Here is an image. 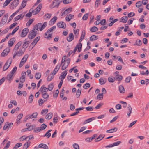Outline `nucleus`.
<instances>
[{
    "label": "nucleus",
    "mask_w": 149,
    "mask_h": 149,
    "mask_svg": "<svg viewBox=\"0 0 149 149\" xmlns=\"http://www.w3.org/2000/svg\"><path fill=\"white\" fill-rule=\"evenodd\" d=\"M47 24L46 22H44L42 25L41 23H39L35 26L34 28L37 31L38 29H40V31H42L46 26Z\"/></svg>",
    "instance_id": "nucleus-1"
},
{
    "label": "nucleus",
    "mask_w": 149,
    "mask_h": 149,
    "mask_svg": "<svg viewBox=\"0 0 149 149\" xmlns=\"http://www.w3.org/2000/svg\"><path fill=\"white\" fill-rule=\"evenodd\" d=\"M37 31L34 28L33 29L30 31L29 32L28 38L30 39H31L35 37L37 34Z\"/></svg>",
    "instance_id": "nucleus-2"
},
{
    "label": "nucleus",
    "mask_w": 149,
    "mask_h": 149,
    "mask_svg": "<svg viewBox=\"0 0 149 149\" xmlns=\"http://www.w3.org/2000/svg\"><path fill=\"white\" fill-rule=\"evenodd\" d=\"M12 61V59L10 58L7 61L3 66V70L4 71L6 70L10 66Z\"/></svg>",
    "instance_id": "nucleus-3"
},
{
    "label": "nucleus",
    "mask_w": 149,
    "mask_h": 149,
    "mask_svg": "<svg viewBox=\"0 0 149 149\" xmlns=\"http://www.w3.org/2000/svg\"><path fill=\"white\" fill-rule=\"evenodd\" d=\"M8 17V14L6 13L4 15L3 17L2 18L1 20L0 23V25L1 26H2L4 24L7 20Z\"/></svg>",
    "instance_id": "nucleus-4"
},
{
    "label": "nucleus",
    "mask_w": 149,
    "mask_h": 149,
    "mask_svg": "<svg viewBox=\"0 0 149 149\" xmlns=\"http://www.w3.org/2000/svg\"><path fill=\"white\" fill-rule=\"evenodd\" d=\"M59 4V2L57 0H54L52 3L50 5V7L51 8H53L55 7L58 8Z\"/></svg>",
    "instance_id": "nucleus-5"
},
{
    "label": "nucleus",
    "mask_w": 149,
    "mask_h": 149,
    "mask_svg": "<svg viewBox=\"0 0 149 149\" xmlns=\"http://www.w3.org/2000/svg\"><path fill=\"white\" fill-rule=\"evenodd\" d=\"M19 3V0H14L10 5V8L13 9L16 7Z\"/></svg>",
    "instance_id": "nucleus-6"
},
{
    "label": "nucleus",
    "mask_w": 149,
    "mask_h": 149,
    "mask_svg": "<svg viewBox=\"0 0 149 149\" xmlns=\"http://www.w3.org/2000/svg\"><path fill=\"white\" fill-rule=\"evenodd\" d=\"M29 30L28 28L24 29L22 31L20 36L22 37H25L29 32Z\"/></svg>",
    "instance_id": "nucleus-7"
},
{
    "label": "nucleus",
    "mask_w": 149,
    "mask_h": 149,
    "mask_svg": "<svg viewBox=\"0 0 149 149\" xmlns=\"http://www.w3.org/2000/svg\"><path fill=\"white\" fill-rule=\"evenodd\" d=\"M40 38V36L37 37L34 39V40L32 42L31 45L29 47H30L31 46H32L31 49L33 48L34 46L37 43V42L38 41Z\"/></svg>",
    "instance_id": "nucleus-8"
},
{
    "label": "nucleus",
    "mask_w": 149,
    "mask_h": 149,
    "mask_svg": "<svg viewBox=\"0 0 149 149\" xmlns=\"http://www.w3.org/2000/svg\"><path fill=\"white\" fill-rule=\"evenodd\" d=\"M42 8L41 4H39L33 11V14L35 15L38 13L40 11Z\"/></svg>",
    "instance_id": "nucleus-9"
},
{
    "label": "nucleus",
    "mask_w": 149,
    "mask_h": 149,
    "mask_svg": "<svg viewBox=\"0 0 149 149\" xmlns=\"http://www.w3.org/2000/svg\"><path fill=\"white\" fill-rule=\"evenodd\" d=\"M58 27L60 28L65 29L66 27V24L62 22H59L57 24Z\"/></svg>",
    "instance_id": "nucleus-10"
},
{
    "label": "nucleus",
    "mask_w": 149,
    "mask_h": 149,
    "mask_svg": "<svg viewBox=\"0 0 149 149\" xmlns=\"http://www.w3.org/2000/svg\"><path fill=\"white\" fill-rule=\"evenodd\" d=\"M21 74L22 76L20 78V81L22 83L23 82H24L25 80V76L26 74V72H22V73Z\"/></svg>",
    "instance_id": "nucleus-11"
},
{
    "label": "nucleus",
    "mask_w": 149,
    "mask_h": 149,
    "mask_svg": "<svg viewBox=\"0 0 149 149\" xmlns=\"http://www.w3.org/2000/svg\"><path fill=\"white\" fill-rule=\"evenodd\" d=\"M10 49L9 48H6L5 49L1 54V56L4 57L6 56L8 53L10 52Z\"/></svg>",
    "instance_id": "nucleus-12"
},
{
    "label": "nucleus",
    "mask_w": 149,
    "mask_h": 149,
    "mask_svg": "<svg viewBox=\"0 0 149 149\" xmlns=\"http://www.w3.org/2000/svg\"><path fill=\"white\" fill-rule=\"evenodd\" d=\"M96 118L95 117H93L90 118H89L88 119H87L85 120L83 123V125H84L88 123L91 121H92L93 120H95Z\"/></svg>",
    "instance_id": "nucleus-13"
},
{
    "label": "nucleus",
    "mask_w": 149,
    "mask_h": 149,
    "mask_svg": "<svg viewBox=\"0 0 149 149\" xmlns=\"http://www.w3.org/2000/svg\"><path fill=\"white\" fill-rule=\"evenodd\" d=\"M74 36L72 33H70L68 36L67 38V40L68 41L70 42L74 39Z\"/></svg>",
    "instance_id": "nucleus-14"
},
{
    "label": "nucleus",
    "mask_w": 149,
    "mask_h": 149,
    "mask_svg": "<svg viewBox=\"0 0 149 149\" xmlns=\"http://www.w3.org/2000/svg\"><path fill=\"white\" fill-rule=\"evenodd\" d=\"M13 124V123H9L8 122H7L5 123L3 127V130H5L7 128H9L11 127Z\"/></svg>",
    "instance_id": "nucleus-15"
},
{
    "label": "nucleus",
    "mask_w": 149,
    "mask_h": 149,
    "mask_svg": "<svg viewBox=\"0 0 149 149\" xmlns=\"http://www.w3.org/2000/svg\"><path fill=\"white\" fill-rule=\"evenodd\" d=\"M25 51V49L24 50H23L22 48H20L19 50L17 52H16V53L17 55L19 57L21 56L23 54Z\"/></svg>",
    "instance_id": "nucleus-16"
},
{
    "label": "nucleus",
    "mask_w": 149,
    "mask_h": 149,
    "mask_svg": "<svg viewBox=\"0 0 149 149\" xmlns=\"http://www.w3.org/2000/svg\"><path fill=\"white\" fill-rule=\"evenodd\" d=\"M66 72L67 71H65L61 73L59 77V78L60 79H62L63 80V79L65 78L67 74Z\"/></svg>",
    "instance_id": "nucleus-17"
},
{
    "label": "nucleus",
    "mask_w": 149,
    "mask_h": 149,
    "mask_svg": "<svg viewBox=\"0 0 149 149\" xmlns=\"http://www.w3.org/2000/svg\"><path fill=\"white\" fill-rule=\"evenodd\" d=\"M72 8L71 7H70L68 9L65 10V11L62 13V15H61L62 16L64 15L65 14H67L68 13H70L72 11Z\"/></svg>",
    "instance_id": "nucleus-18"
},
{
    "label": "nucleus",
    "mask_w": 149,
    "mask_h": 149,
    "mask_svg": "<svg viewBox=\"0 0 149 149\" xmlns=\"http://www.w3.org/2000/svg\"><path fill=\"white\" fill-rule=\"evenodd\" d=\"M15 38H13L10 39L8 41V46L9 47L12 46L15 41Z\"/></svg>",
    "instance_id": "nucleus-19"
},
{
    "label": "nucleus",
    "mask_w": 149,
    "mask_h": 149,
    "mask_svg": "<svg viewBox=\"0 0 149 149\" xmlns=\"http://www.w3.org/2000/svg\"><path fill=\"white\" fill-rule=\"evenodd\" d=\"M40 92L41 93H46L48 91L47 88L44 86H42L40 89Z\"/></svg>",
    "instance_id": "nucleus-20"
},
{
    "label": "nucleus",
    "mask_w": 149,
    "mask_h": 149,
    "mask_svg": "<svg viewBox=\"0 0 149 149\" xmlns=\"http://www.w3.org/2000/svg\"><path fill=\"white\" fill-rule=\"evenodd\" d=\"M57 18L56 16H54L49 22V24L50 25H53L56 22Z\"/></svg>",
    "instance_id": "nucleus-21"
},
{
    "label": "nucleus",
    "mask_w": 149,
    "mask_h": 149,
    "mask_svg": "<svg viewBox=\"0 0 149 149\" xmlns=\"http://www.w3.org/2000/svg\"><path fill=\"white\" fill-rule=\"evenodd\" d=\"M117 128L114 127L112 129H109L106 131L107 133H112L116 132L117 130Z\"/></svg>",
    "instance_id": "nucleus-22"
},
{
    "label": "nucleus",
    "mask_w": 149,
    "mask_h": 149,
    "mask_svg": "<svg viewBox=\"0 0 149 149\" xmlns=\"http://www.w3.org/2000/svg\"><path fill=\"white\" fill-rule=\"evenodd\" d=\"M38 148H42L44 149H48V147L45 144L43 143H41L39 144L38 146Z\"/></svg>",
    "instance_id": "nucleus-23"
},
{
    "label": "nucleus",
    "mask_w": 149,
    "mask_h": 149,
    "mask_svg": "<svg viewBox=\"0 0 149 149\" xmlns=\"http://www.w3.org/2000/svg\"><path fill=\"white\" fill-rule=\"evenodd\" d=\"M52 14L47 13L43 16V19L45 20H48L50 18Z\"/></svg>",
    "instance_id": "nucleus-24"
},
{
    "label": "nucleus",
    "mask_w": 149,
    "mask_h": 149,
    "mask_svg": "<svg viewBox=\"0 0 149 149\" xmlns=\"http://www.w3.org/2000/svg\"><path fill=\"white\" fill-rule=\"evenodd\" d=\"M127 19L128 18L127 16H123L121 18L120 22L125 23L126 22Z\"/></svg>",
    "instance_id": "nucleus-25"
},
{
    "label": "nucleus",
    "mask_w": 149,
    "mask_h": 149,
    "mask_svg": "<svg viewBox=\"0 0 149 149\" xmlns=\"http://www.w3.org/2000/svg\"><path fill=\"white\" fill-rule=\"evenodd\" d=\"M22 44V42L21 41H19L18 42L15 46V47L14 48V50H17L19 49V47Z\"/></svg>",
    "instance_id": "nucleus-26"
},
{
    "label": "nucleus",
    "mask_w": 149,
    "mask_h": 149,
    "mask_svg": "<svg viewBox=\"0 0 149 149\" xmlns=\"http://www.w3.org/2000/svg\"><path fill=\"white\" fill-rule=\"evenodd\" d=\"M82 46V44L81 43H78L76 46V47H77V49H78L77 51L78 52H80L81 50V48Z\"/></svg>",
    "instance_id": "nucleus-27"
},
{
    "label": "nucleus",
    "mask_w": 149,
    "mask_h": 149,
    "mask_svg": "<svg viewBox=\"0 0 149 149\" xmlns=\"http://www.w3.org/2000/svg\"><path fill=\"white\" fill-rule=\"evenodd\" d=\"M27 1V0H23L20 6L21 8H24L26 6V3Z\"/></svg>",
    "instance_id": "nucleus-28"
},
{
    "label": "nucleus",
    "mask_w": 149,
    "mask_h": 149,
    "mask_svg": "<svg viewBox=\"0 0 149 149\" xmlns=\"http://www.w3.org/2000/svg\"><path fill=\"white\" fill-rule=\"evenodd\" d=\"M107 81V80L106 79H103V78H101L99 79V82L100 84L101 85H103Z\"/></svg>",
    "instance_id": "nucleus-29"
},
{
    "label": "nucleus",
    "mask_w": 149,
    "mask_h": 149,
    "mask_svg": "<svg viewBox=\"0 0 149 149\" xmlns=\"http://www.w3.org/2000/svg\"><path fill=\"white\" fill-rule=\"evenodd\" d=\"M53 116V113H49L47 114L45 116V118L47 119H50Z\"/></svg>",
    "instance_id": "nucleus-30"
},
{
    "label": "nucleus",
    "mask_w": 149,
    "mask_h": 149,
    "mask_svg": "<svg viewBox=\"0 0 149 149\" xmlns=\"http://www.w3.org/2000/svg\"><path fill=\"white\" fill-rule=\"evenodd\" d=\"M120 92L121 93H124L125 92V90L123 86L122 85H120L119 87Z\"/></svg>",
    "instance_id": "nucleus-31"
},
{
    "label": "nucleus",
    "mask_w": 149,
    "mask_h": 149,
    "mask_svg": "<svg viewBox=\"0 0 149 149\" xmlns=\"http://www.w3.org/2000/svg\"><path fill=\"white\" fill-rule=\"evenodd\" d=\"M122 76L120 75L116 74L115 78V79L118 81H121L122 79Z\"/></svg>",
    "instance_id": "nucleus-32"
},
{
    "label": "nucleus",
    "mask_w": 149,
    "mask_h": 149,
    "mask_svg": "<svg viewBox=\"0 0 149 149\" xmlns=\"http://www.w3.org/2000/svg\"><path fill=\"white\" fill-rule=\"evenodd\" d=\"M74 15H72L71 14H70L68 15H67L65 18L66 20L67 21H70L71 19L72 18V17H73Z\"/></svg>",
    "instance_id": "nucleus-33"
},
{
    "label": "nucleus",
    "mask_w": 149,
    "mask_h": 149,
    "mask_svg": "<svg viewBox=\"0 0 149 149\" xmlns=\"http://www.w3.org/2000/svg\"><path fill=\"white\" fill-rule=\"evenodd\" d=\"M127 108L129 110V113H127V115L128 117H129L130 116V114L132 113V109L131 107V106L130 104H129L128 105Z\"/></svg>",
    "instance_id": "nucleus-34"
},
{
    "label": "nucleus",
    "mask_w": 149,
    "mask_h": 149,
    "mask_svg": "<svg viewBox=\"0 0 149 149\" xmlns=\"http://www.w3.org/2000/svg\"><path fill=\"white\" fill-rule=\"evenodd\" d=\"M97 36L93 35L90 38V40L91 41L95 40L98 38Z\"/></svg>",
    "instance_id": "nucleus-35"
},
{
    "label": "nucleus",
    "mask_w": 149,
    "mask_h": 149,
    "mask_svg": "<svg viewBox=\"0 0 149 149\" xmlns=\"http://www.w3.org/2000/svg\"><path fill=\"white\" fill-rule=\"evenodd\" d=\"M54 75H53V73H51L50 75H49L47 78V81H51L53 78Z\"/></svg>",
    "instance_id": "nucleus-36"
},
{
    "label": "nucleus",
    "mask_w": 149,
    "mask_h": 149,
    "mask_svg": "<svg viewBox=\"0 0 149 149\" xmlns=\"http://www.w3.org/2000/svg\"><path fill=\"white\" fill-rule=\"evenodd\" d=\"M56 26H53V27H51V28L49 29L47 31V32L46 33H47L49 34L50 32H52L54 30H55L56 29Z\"/></svg>",
    "instance_id": "nucleus-37"
},
{
    "label": "nucleus",
    "mask_w": 149,
    "mask_h": 149,
    "mask_svg": "<svg viewBox=\"0 0 149 149\" xmlns=\"http://www.w3.org/2000/svg\"><path fill=\"white\" fill-rule=\"evenodd\" d=\"M33 116H32V114L31 115H27L25 117V119L24 120V121L26 122V121L27 120L29 119H32L33 118Z\"/></svg>",
    "instance_id": "nucleus-38"
},
{
    "label": "nucleus",
    "mask_w": 149,
    "mask_h": 149,
    "mask_svg": "<svg viewBox=\"0 0 149 149\" xmlns=\"http://www.w3.org/2000/svg\"><path fill=\"white\" fill-rule=\"evenodd\" d=\"M45 38L47 39H50L52 37V34H48L47 33H45L44 36Z\"/></svg>",
    "instance_id": "nucleus-39"
},
{
    "label": "nucleus",
    "mask_w": 149,
    "mask_h": 149,
    "mask_svg": "<svg viewBox=\"0 0 149 149\" xmlns=\"http://www.w3.org/2000/svg\"><path fill=\"white\" fill-rule=\"evenodd\" d=\"M54 87V85L53 83H51L49 84L48 86V90L49 91H52Z\"/></svg>",
    "instance_id": "nucleus-40"
},
{
    "label": "nucleus",
    "mask_w": 149,
    "mask_h": 149,
    "mask_svg": "<svg viewBox=\"0 0 149 149\" xmlns=\"http://www.w3.org/2000/svg\"><path fill=\"white\" fill-rule=\"evenodd\" d=\"M29 42L26 41L24 42L22 48L24 49L26 48L28 46Z\"/></svg>",
    "instance_id": "nucleus-41"
},
{
    "label": "nucleus",
    "mask_w": 149,
    "mask_h": 149,
    "mask_svg": "<svg viewBox=\"0 0 149 149\" xmlns=\"http://www.w3.org/2000/svg\"><path fill=\"white\" fill-rule=\"evenodd\" d=\"M142 44V42L141 41L139 40V39H137L136 40L135 44H134V45H136L138 46H140Z\"/></svg>",
    "instance_id": "nucleus-42"
},
{
    "label": "nucleus",
    "mask_w": 149,
    "mask_h": 149,
    "mask_svg": "<svg viewBox=\"0 0 149 149\" xmlns=\"http://www.w3.org/2000/svg\"><path fill=\"white\" fill-rule=\"evenodd\" d=\"M23 116V115L22 113H20L18 115L17 119V122L18 123L19 122V121L20 119L22 118Z\"/></svg>",
    "instance_id": "nucleus-43"
},
{
    "label": "nucleus",
    "mask_w": 149,
    "mask_h": 149,
    "mask_svg": "<svg viewBox=\"0 0 149 149\" xmlns=\"http://www.w3.org/2000/svg\"><path fill=\"white\" fill-rule=\"evenodd\" d=\"M31 143L30 142H27L24 145V146L23 148V149H26L29 146L30 144Z\"/></svg>",
    "instance_id": "nucleus-44"
},
{
    "label": "nucleus",
    "mask_w": 149,
    "mask_h": 149,
    "mask_svg": "<svg viewBox=\"0 0 149 149\" xmlns=\"http://www.w3.org/2000/svg\"><path fill=\"white\" fill-rule=\"evenodd\" d=\"M90 31L92 32H95L98 30V28L96 26H93L91 28Z\"/></svg>",
    "instance_id": "nucleus-45"
},
{
    "label": "nucleus",
    "mask_w": 149,
    "mask_h": 149,
    "mask_svg": "<svg viewBox=\"0 0 149 149\" xmlns=\"http://www.w3.org/2000/svg\"><path fill=\"white\" fill-rule=\"evenodd\" d=\"M22 14H21L15 17L14 19L15 21H16L19 20L21 18H22L23 16L22 17Z\"/></svg>",
    "instance_id": "nucleus-46"
},
{
    "label": "nucleus",
    "mask_w": 149,
    "mask_h": 149,
    "mask_svg": "<svg viewBox=\"0 0 149 149\" xmlns=\"http://www.w3.org/2000/svg\"><path fill=\"white\" fill-rule=\"evenodd\" d=\"M90 86V85L89 83H87L86 84L84 85L83 87L84 89H87Z\"/></svg>",
    "instance_id": "nucleus-47"
},
{
    "label": "nucleus",
    "mask_w": 149,
    "mask_h": 149,
    "mask_svg": "<svg viewBox=\"0 0 149 149\" xmlns=\"http://www.w3.org/2000/svg\"><path fill=\"white\" fill-rule=\"evenodd\" d=\"M12 0H6L3 4V7H5V6H7L10 3V1Z\"/></svg>",
    "instance_id": "nucleus-48"
},
{
    "label": "nucleus",
    "mask_w": 149,
    "mask_h": 149,
    "mask_svg": "<svg viewBox=\"0 0 149 149\" xmlns=\"http://www.w3.org/2000/svg\"><path fill=\"white\" fill-rule=\"evenodd\" d=\"M13 74H11V73H10L9 74H8L7 75V77H6V79L8 80L9 81H11V78L13 76Z\"/></svg>",
    "instance_id": "nucleus-49"
},
{
    "label": "nucleus",
    "mask_w": 149,
    "mask_h": 149,
    "mask_svg": "<svg viewBox=\"0 0 149 149\" xmlns=\"http://www.w3.org/2000/svg\"><path fill=\"white\" fill-rule=\"evenodd\" d=\"M41 77V74L39 72H38L36 74L35 77L37 79H40Z\"/></svg>",
    "instance_id": "nucleus-50"
},
{
    "label": "nucleus",
    "mask_w": 149,
    "mask_h": 149,
    "mask_svg": "<svg viewBox=\"0 0 149 149\" xmlns=\"http://www.w3.org/2000/svg\"><path fill=\"white\" fill-rule=\"evenodd\" d=\"M33 98V95L32 94L30 95L29 98V103H31Z\"/></svg>",
    "instance_id": "nucleus-51"
},
{
    "label": "nucleus",
    "mask_w": 149,
    "mask_h": 149,
    "mask_svg": "<svg viewBox=\"0 0 149 149\" xmlns=\"http://www.w3.org/2000/svg\"><path fill=\"white\" fill-rule=\"evenodd\" d=\"M19 26H17L16 28H15L12 31L11 33V34L12 35H13L19 29Z\"/></svg>",
    "instance_id": "nucleus-52"
},
{
    "label": "nucleus",
    "mask_w": 149,
    "mask_h": 149,
    "mask_svg": "<svg viewBox=\"0 0 149 149\" xmlns=\"http://www.w3.org/2000/svg\"><path fill=\"white\" fill-rule=\"evenodd\" d=\"M88 13H86L85 15H84L82 17L83 20H87L88 17Z\"/></svg>",
    "instance_id": "nucleus-53"
},
{
    "label": "nucleus",
    "mask_w": 149,
    "mask_h": 149,
    "mask_svg": "<svg viewBox=\"0 0 149 149\" xmlns=\"http://www.w3.org/2000/svg\"><path fill=\"white\" fill-rule=\"evenodd\" d=\"M133 96V93L132 92H130L128 93L127 96L126 97V98L127 99L129 98H132Z\"/></svg>",
    "instance_id": "nucleus-54"
},
{
    "label": "nucleus",
    "mask_w": 149,
    "mask_h": 149,
    "mask_svg": "<svg viewBox=\"0 0 149 149\" xmlns=\"http://www.w3.org/2000/svg\"><path fill=\"white\" fill-rule=\"evenodd\" d=\"M103 93H99L97 95V99L101 100L103 99Z\"/></svg>",
    "instance_id": "nucleus-55"
},
{
    "label": "nucleus",
    "mask_w": 149,
    "mask_h": 149,
    "mask_svg": "<svg viewBox=\"0 0 149 149\" xmlns=\"http://www.w3.org/2000/svg\"><path fill=\"white\" fill-rule=\"evenodd\" d=\"M47 127L46 125L44 123L42 124L40 127L41 131L45 129Z\"/></svg>",
    "instance_id": "nucleus-56"
},
{
    "label": "nucleus",
    "mask_w": 149,
    "mask_h": 149,
    "mask_svg": "<svg viewBox=\"0 0 149 149\" xmlns=\"http://www.w3.org/2000/svg\"><path fill=\"white\" fill-rule=\"evenodd\" d=\"M85 35V31L84 30H83L82 31V33L80 37L81 39H84Z\"/></svg>",
    "instance_id": "nucleus-57"
},
{
    "label": "nucleus",
    "mask_w": 149,
    "mask_h": 149,
    "mask_svg": "<svg viewBox=\"0 0 149 149\" xmlns=\"http://www.w3.org/2000/svg\"><path fill=\"white\" fill-rule=\"evenodd\" d=\"M51 133H49L48 131H47L43 136V137L46 136L47 138H49L51 136Z\"/></svg>",
    "instance_id": "nucleus-58"
},
{
    "label": "nucleus",
    "mask_w": 149,
    "mask_h": 149,
    "mask_svg": "<svg viewBox=\"0 0 149 149\" xmlns=\"http://www.w3.org/2000/svg\"><path fill=\"white\" fill-rule=\"evenodd\" d=\"M33 20L32 19H30L26 23V25L27 26H29L32 23Z\"/></svg>",
    "instance_id": "nucleus-59"
},
{
    "label": "nucleus",
    "mask_w": 149,
    "mask_h": 149,
    "mask_svg": "<svg viewBox=\"0 0 149 149\" xmlns=\"http://www.w3.org/2000/svg\"><path fill=\"white\" fill-rule=\"evenodd\" d=\"M26 61L24 60H22V59L20 62V63L19 66L20 67H21L24 65V64L25 63Z\"/></svg>",
    "instance_id": "nucleus-60"
},
{
    "label": "nucleus",
    "mask_w": 149,
    "mask_h": 149,
    "mask_svg": "<svg viewBox=\"0 0 149 149\" xmlns=\"http://www.w3.org/2000/svg\"><path fill=\"white\" fill-rule=\"evenodd\" d=\"M10 144V142L8 141L6 144V146L4 147L3 149H7L8 148Z\"/></svg>",
    "instance_id": "nucleus-61"
},
{
    "label": "nucleus",
    "mask_w": 149,
    "mask_h": 149,
    "mask_svg": "<svg viewBox=\"0 0 149 149\" xmlns=\"http://www.w3.org/2000/svg\"><path fill=\"white\" fill-rule=\"evenodd\" d=\"M59 92V91L58 90H56L55 92V93L53 94V97H56L58 95Z\"/></svg>",
    "instance_id": "nucleus-62"
},
{
    "label": "nucleus",
    "mask_w": 149,
    "mask_h": 149,
    "mask_svg": "<svg viewBox=\"0 0 149 149\" xmlns=\"http://www.w3.org/2000/svg\"><path fill=\"white\" fill-rule=\"evenodd\" d=\"M142 2L141 1H138L136 4V6L137 8H139L141 5Z\"/></svg>",
    "instance_id": "nucleus-63"
},
{
    "label": "nucleus",
    "mask_w": 149,
    "mask_h": 149,
    "mask_svg": "<svg viewBox=\"0 0 149 149\" xmlns=\"http://www.w3.org/2000/svg\"><path fill=\"white\" fill-rule=\"evenodd\" d=\"M73 147L74 149H79V146L77 143H75L73 145Z\"/></svg>",
    "instance_id": "nucleus-64"
}]
</instances>
